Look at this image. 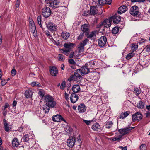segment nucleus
<instances>
[{
  "mask_svg": "<svg viewBox=\"0 0 150 150\" xmlns=\"http://www.w3.org/2000/svg\"><path fill=\"white\" fill-rule=\"evenodd\" d=\"M98 12V10L95 6H90L89 13L90 15L91 16H94L97 14Z\"/></svg>",
  "mask_w": 150,
  "mask_h": 150,
  "instance_id": "16",
  "label": "nucleus"
},
{
  "mask_svg": "<svg viewBox=\"0 0 150 150\" xmlns=\"http://www.w3.org/2000/svg\"><path fill=\"white\" fill-rule=\"evenodd\" d=\"M134 92L135 93H136V95L137 96L139 95L140 93L139 90L138 88H134Z\"/></svg>",
  "mask_w": 150,
  "mask_h": 150,
  "instance_id": "53",
  "label": "nucleus"
},
{
  "mask_svg": "<svg viewBox=\"0 0 150 150\" xmlns=\"http://www.w3.org/2000/svg\"><path fill=\"white\" fill-rule=\"evenodd\" d=\"M119 148L121 149L122 150H127V146L123 147L122 146H119Z\"/></svg>",
  "mask_w": 150,
  "mask_h": 150,
  "instance_id": "62",
  "label": "nucleus"
},
{
  "mask_svg": "<svg viewBox=\"0 0 150 150\" xmlns=\"http://www.w3.org/2000/svg\"><path fill=\"white\" fill-rule=\"evenodd\" d=\"M103 26L105 27L108 28L111 25V22L110 19H105L102 22Z\"/></svg>",
  "mask_w": 150,
  "mask_h": 150,
  "instance_id": "17",
  "label": "nucleus"
},
{
  "mask_svg": "<svg viewBox=\"0 0 150 150\" xmlns=\"http://www.w3.org/2000/svg\"><path fill=\"white\" fill-rule=\"evenodd\" d=\"M112 0H98V3L100 5H102L105 4L110 5Z\"/></svg>",
  "mask_w": 150,
  "mask_h": 150,
  "instance_id": "21",
  "label": "nucleus"
},
{
  "mask_svg": "<svg viewBox=\"0 0 150 150\" xmlns=\"http://www.w3.org/2000/svg\"><path fill=\"white\" fill-rule=\"evenodd\" d=\"M45 105L49 108H54L56 104V102L54 100V98L51 96L47 95L44 96Z\"/></svg>",
  "mask_w": 150,
  "mask_h": 150,
  "instance_id": "1",
  "label": "nucleus"
},
{
  "mask_svg": "<svg viewBox=\"0 0 150 150\" xmlns=\"http://www.w3.org/2000/svg\"><path fill=\"white\" fill-rule=\"evenodd\" d=\"M84 36V33H81L79 36L77 37V39L79 40H82Z\"/></svg>",
  "mask_w": 150,
  "mask_h": 150,
  "instance_id": "42",
  "label": "nucleus"
},
{
  "mask_svg": "<svg viewBox=\"0 0 150 150\" xmlns=\"http://www.w3.org/2000/svg\"><path fill=\"white\" fill-rule=\"evenodd\" d=\"M66 87V84L65 81L62 82L60 85V88L62 90H63Z\"/></svg>",
  "mask_w": 150,
  "mask_h": 150,
  "instance_id": "45",
  "label": "nucleus"
},
{
  "mask_svg": "<svg viewBox=\"0 0 150 150\" xmlns=\"http://www.w3.org/2000/svg\"><path fill=\"white\" fill-rule=\"evenodd\" d=\"M75 143V138L72 137H69L67 139V144L68 146L70 148H72L73 147Z\"/></svg>",
  "mask_w": 150,
  "mask_h": 150,
  "instance_id": "8",
  "label": "nucleus"
},
{
  "mask_svg": "<svg viewBox=\"0 0 150 150\" xmlns=\"http://www.w3.org/2000/svg\"><path fill=\"white\" fill-rule=\"evenodd\" d=\"M3 122L4 124V128L5 130L7 132L9 131L10 129V127L6 120L4 118Z\"/></svg>",
  "mask_w": 150,
  "mask_h": 150,
  "instance_id": "25",
  "label": "nucleus"
},
{
  "mask_svg": "<svg viewBox=\"0 0 150 150\" xmlns=\"http://www.w3.org/2000/svg\"><path fill=\"white\" fill-rule=\"evenodd\" d=\"M75 77L74 75H71L68 79V80L70 82L75 79Z\"/></svg>",
  "mask_w": 150,
  "mask_h": 150,
  "instance_id": "51",
  "label": "nucleus"
},
{
  "mask_svg": "<svg viewBox=\"0 0 150 150\" xmlns=\"http://www.w3.org/2000/svg\"><path fill=\"white\" fill-rule=\"evenodd\" d=\"M142 118V114L139 112H137L133 115L132 116V118L133 122L136 121H139Z\"/></svg>",
  "mask_w": 150,
  "mask_h": 150,
  "instance_id": "5",
  "label": "nucleus"
},
{
  "mask_svg": "<svg viewBox=\"0 0 150 150\" xmlns=\"http://www.w3.org/2000/svg\"><path fill=\"white\" fill-rule=\"evenodd\" d=\"M110 19L111 21H113V22L115 24L118 23L121 20L120 16L116 15L112 16Z\"/></svg>",
  "mask_w": 150,
  "mask_h": 150,
  "instance_id": "11",
  "label": "nucleus"
},
{
  "mask_svg": "<svg viewBox=\"0 0 150 150\" xmlns=\"http://www.w3.org/2000/svg\"><path fill=\"white\" fill-rule=\"evenodd\" d=\"M68 61L69 63L71 64L75 65L76 64V62L72 58L69 59Z\"/></svg>",
  "mask_w": 150,
  "mask_h": 150,
  "instance_id": "46",
  "label": "nucleus"
},
{
  "mask_svg": "<svg viewBox=\"0 0 150 150\" xmlns=\"http://www.w3.org/2000/svg\"><path fill=\"white\" fill-rule=\"evenodd\" d=\"M60 117H61V116L59 115H57L52 117V120L54 122H59L60 121Z\"/></svg>",
  "mask_w": 150,
  "mask_h": 150,
  "instance_id": "29",
  "label": "nucleus"
},
{
  "mask_svg": "<svg viewBox=\"0 0 150 150\" xmlns=\"http://www.w3.org/2000/svg\"><path fill=\"white\" fill-rule=\"evenodd\" d=\"M31 85L33 87L36 86L38 87H40L41 86L40 84L37 82H33L31 83Z\"/></svg>",
  "mask_w": 150,
  "mask_h": 150,
  "instance_id": "39",
  "label": "nucleus"
},
{
  "mask_svg": "<svg viewBox=\"0 0 150 150\" xmlns=\"http://www.w3.org/2000/svg\"><path fill=\"white\" fill-rule=\"evenodd\" d=\"M51 11L48 7H45L42 10V14L45 18L49 17L51 14Z\"/></svg>",
  "mask_w": 150,
  "mask_h": 150,
  "instance_id": "4",
  "label": "nucleus"
},
{
  "mask_svg": "<svg viewBox=\"0 0 150 150\" xmlns=\"http://www.w3.org/2000/svg\"><path fill=\"white\" fill-rule=\"evenodd\" d=\"M70 34L67 32H62L61 33L62 37L65 40L68 39L70 36Z\"/></svg>",
  "mask_w": 150,
  "mask_h": 150,
  "instance_id": "28",
  "label": "nucleus"
},
{
  "mask_svg": "<svg viewBox=\"0 0 150 150\" xmlns=\"http://www.w3.org/2000/svg\"><path fill=\"white\" fill-rule=\"evenodd\" d=\"M61 50L62 51V53H63L67 56H68V55L70 51V50L64 49H61Z\"/></svg>",
  "mask_w": 150,
  "mask_h": 150,
  "instance_id": "41",
  "label": "nucleus"
},
{
  "mask_svg": "<svg viewBox=\"0 0 150 150\" xmlns=\"http://www.w3.org/2000/svg\"><path fill=\"white\" fill-rule=\"evenodd\" d=\"M113 124V122L111 121H108L105 125V127L108 129L110 128Z\"/></svg>",
  "mask_w": 150,
  "mask_h": 150,
  "instance_id": "35",
  "label": "nucleus"
},
{
  "mask_svg": "<svg viewBox=\"0 0 150 150\" xmlns=\"http://www.w3.org/2000/svg\"><path fill=\"white\" fill-rule=\"evenodd\" d=\"M59 61H63V60H64V59H65L63 55L60 54H59Z\"/></svg>",
  "mask_w": 150,
  "mask_h": 150,
  "instance_id": "49",
  "label": "nucleus"
},
{
  "mask_svg": "<svg viewBox=\"0 0 150 150\" xmlns=\"http://www.w3.org/2000/svg\"><path fill=\"white\" fill-rule=\"evenodd\" d=\"M100 125L98 123H96L93 125L91 128L94 131H98L100 130Z\"/></svg>",
  "mask_w": 150,
  "mask_h": 150,
  "instance_id": "20",
  "label": "nucleus"
},
{
  "mask_svg": "<svg viewBox=\"0 0 150 150\" xmlns=\"http://www.w3.org/2000/svg\"><path fill=\"white\" fill-rule=\"evenodd\" d=\"M97 31H94L92 32L88 33V32L86 33V35L87 38L91 39H94L96 36V35L97 34Z\"/></svg>",
  "mask_w": 150,
  "mask_h": 150,
  "instance_id": "13",
  "label": "nucleus"
},
{
  "mask_svg": "<svg viewBox=\"0 0 150 150\" xmlns=\"http://www.w3.org/2000/svg\"><path fill=\"white\" fill-rule=\"evenodd\" d=\"M83 122L87 125H90V124L92 122H95L96 121V119L93 118L92 120H88L85 119H83Z\"/></svg>",
  "mask_w": 150,
  "mask_h": 150,
  "instance_id": "33",
  "label": "nucleus"
},
{
  "mask_svg": "<svg viewBox=\"0 0 150 150\" xmlns=\"http://www.w3.org/2000/svg\"><path fill=\"white\" fill-rule=\"evenodd\" d=\"M29 139L28 136V135H25L22 137L21 140L23 142H28Z\"/></svg>",
  "mask_w": 150,
  "mask_h": 150,
  "instance_id": "37",
  "label": "nucleus"
},
{
  "mask_svg": "<svg viewBox=\"0 0 150 150\" xmlns=\"http://www.w3.org/2000/svg\"><path fill=\"white\" fill-rule=\"evenodd\" d=\"M65 130L66 132H69L70 131V127L69 126H67V127H65Z\"/></svg>",
  "mask_w": 150,
  "mask_h": 150,
  "instance_id": "59",
  "label": "nucleus"
},
{
  "mask_svg": "<svg viewBox=\"0 0 150 150\" xmlns=\"http://www.w3.org/2000/svg\"><path fill=\"white\" fill-rule=\"evenodd\" d=\"M46 24L47 28L50 31H54L57 28V26L51 22L46 23Z\"/></svg>",
  "mask_w": 150,
  "mask_h": 150,
  "instance_id": "6",
  "label": "nucleus"
},
{
  "mask_svg": "<svg viewBox=\"0 0 150 150\" xmlns=\"http://www.w3.org/2000/svg\"><path fill=\"white\" fill-rule=\"evenodd\" d=\"M107 41V40L106 37L101 36L98 40L99 45L100 47L104 46L106 44Z\"/></svg>",
  "mask_w": 150,
  "mask_h": 150,
  "instance_id": "7",
  "label": "nucleus"
},
{
  "mask_svg": "<svg viewBox=\"0 0 150 150\" xmlns=\"http://www.w3.org/2000/svg\"><path fill=\"white\" fill-rule=\"evenodd\" d=\"M16 73V71L15 69H13L11 71V74L12 76H14Z\"/></svg>",
  "mask_w": 150,
  "mask_h": 150,
  "instance_id": "55",
  "label": "nucleus"
},
{
  "mask_svg": "<svg viewBox=\"0 0 150 150\" xmlns=\"http://www.w3.org/2000/svg\"><path fill=\"white\" fill-rule=\"evenodd\" d=\"M134 55V53L133 52L130 53L126 56V59L127 60H129Z\"/></svg>",
  "mask_w": 150,
  "mask_h": 150,
  "instance_id": "36",
  "label": "nucleus"
},
{
  "mask_svg": "<svg viewBox=\"0 0 150 150\" xmlns=\"http://www.w3.org/2000/svg\"><path fill=\"white\" fill-rule=\"evenodd\" d=\"M138 46L137 45L133 44L132 45L131 50L133 51H135L138 48Z\"/></svg>",
  "mask_w": 150,
  "mask_h": 150,
  "instance_id": "44",
  "label": "nucleus"
},
{
  "mask_svg": "<svg viewBox=\"0 0 150 150\" xmlns=\"http://www.w3.org/2000/svg\"><path fill=\"white\" fill-rule=\"evenodd\" d=\"M45 34L47 36L49 37V38H52V37L51 36L50 33L49 31H46L45 32Z\"/></svg>",
  "mask_w": 150,
  "mask_h": 150,
  "instance_id": "58",
  "label": "nucleus"
},
{
  "mask_svg": "<svg viewBox=\"0 0 150 150\" xmlns=\"http://www.w3.org/2000/svg\"><path fill=\"white\" fill-rule=\"evenodd\" d=\"M81 30L83 32V33L88 32L89 31V28L86 24L83 25L81 27Z\"/></svg>",
  "mask_w": 150,
  "mask_h": 150,
  "instance_id": "27",
  "label": "nucleus"
},
{
  "mask_svg": "<svg viewBox=\"0 0 150 150\" xmlns=\"http://www.w3.org/2000/svg\"><path fill=\"white\" fill-rule=\"evenodd\" d=\"M59 1L57 0H51L49 2L50 6L54 9L59 7Z\"/></svg>",
  "mask_w": 150,
  "mask_h": 150,
  "instance_id": "9",
  "label": "nucleus"
},
{
  "mask_svg": "<svg viewBox=\"0 0 150 150\" xmlns=\"http://www.w3.org/2000/svg\"><path fill=\"white\" fill-rule=\"evenodd\" d=\"M81 74L79 69H77L74 73V76L76 79L79 78V80L77 81V83H79L81 82Z\"/></svg>",
  "mask_w": 150,
  "mask_h": 150,
  "instance_id": "12",
  "label": "nucleus"
},
{
  "mask_svg": "<svg viewBox=\"0 0 150 150\" xmlns=\"http://www.w3.org/2000/svg\"><path fill=\"white\" fill-rule=\"evenodd\" d=\"M85 45L82 42H81L78 46V49L79 52H82L84 51V47Z\"/></svg>",
  "mask_w": 150,
  "mask_h": 150,
  "instance_id": "32",
  "label": "nucleus"
},
{
  "mask_svg": "<svg viewBox=\"0 0 150 150\" xmlns=\"http://www.w3.org/2000/svg\"><path fill=\"white\" fill-rule=\"evenodd\" d=\"M72 90L74 93H77L81 90L80 86L78 84L74 85L72 87Z\"/></svg>",
  "mask_w": 150,
  "mask_h": 150,
  "instance_id": "24",
  "label": "nucleus"
},
{
  "mask_svg": "<svg viewBox=\"0 0 150 150\" xmlns=\"http://www.w3.org/2000/svg\"><path fill=\"white\" fill-rule=\"evenodd\" d=\"M119 31V28L118 27H114L112 30V32L113 33L116 34Z\"/></svg>",
  "mask_w": 150,
  "mask_h": 150,
  "instance_id": "40",
  "label": "nucleus"
},
{
  "mask_svg": "<svg viewBox=\"0 0 150 150\" xmlns=\"http://www.w3.org/2000/svg\"><path fill=\"white\" fill-rule=\"evenodd\" d=\"M90 64V66L91 67H93L94 66L97 64V63L96 62H94L93 61H91L90 62H89ZM91 69H92V68H91Z\"/></svg>",
  "mask_w": 150,
  "mask_h": 150,
  "instance_id": "47",
  "label": "nucleus"
},
{
  "mask_svg": "<svg viewBox=\"0 0 150 150\" xmlns=\"http://www.w3.org/2000/svg\"><path fill=\"white\" fill-rule=\"evenodd\" d=\"M74 54V52H71L69 56L70 59H71L73 57Z\"/></svg>",
  "mask_w": 150,
  "mask_h": 150,
  "instance_id": "61",
  "label": "nucleus"
},
{
  "mask_svg": "<svg viewBox=\"0 0 150 150\" xmlns=\"http://www.w3.org/2000/svg\"><path fill=\"white\" fill-rule=\"evenodd\" d=\"M19 145V143L17 138H15L13 140L12 145L13 147H17Z\"/></svg>",
  "mask_w": 150,
  "mask_h": 150,
  "instance_id": "30",
  "label": "nucleus"
},
{
  "mask_svg": "<svg viewBox=\"0 0 150 150\" xmlns=\"http://www.w3.org/2000/svg\"><path fill=\"white\" fill-rule=\"evenodd\" d=\"M6 83L7 82H6L5 80H3L1 81V84L2 86H4L6 84Z\"/></svg>",
  "mask_w": 150,
  "mask_h": 150,
  "instance_id": "63",
  "label": "nucleus"
},
{
  "mask_svg": "<svg viewBox=\"0 0 150 150\" xmlns=\"http://www.w3.org/2000/svg\"><path fill=\"white\" fill-rule=\"evenodd\" d=\"M9 107V105L8 103L5 104L4 106L3 109L5 110L6 108H8Z\"/></svg>",
  "mask_w": 150,
  "mask_h": 150,
  "instance_id": "64",
  "label": "nucleus"
},
{
  "mask_svg": "<svg viewBox=\"0 0 150 150\" xmlns=\"http://www.w3.org/2000/svg\"><path fill=\"white\" fill-rule=\"evenodd\" d=\"M33 92L30 89H28L25 91L24 93L25 96L26 98H30L32 97Z\"/></svg>",
  "mask_w": 150,
  "mask_h": 150,
  "instance_id": "19",
  "label": "nucleus"
},
{
  "mask_svg": "<svg viewBox=\"0 0 150 150\" xmlns=\"http://www.w3.org/2000/svg\"><path fill=\"white\" fill-rule=\"evenodd\" d=\"M50 71L51 75L54 76H56L58 73L57 68L54 66L50 67Z\"/></svg>",
  "mask_w": 150,
  "mask_h": 150,
  "instance_id": "10",
  "label": "nucleus"
},
{
  "mask_svg": "<svg viewBox=\"0 0 150 150\" xmlns=\"http://www.w3.org/2000/svg\"><path fill=\"white\" fill-rule=\"evenodd\" d=\"M29 24L30 27L35 25L34 21L30 19L29 21Z\"/></svg>",
  "mask_w": 150,
  "mask_h": 150,
  "instance_id": "52",
  "label": "nucleus"
},
{
  "mask_svg": "<svg viewBox=\"0 0 150 150\" xmlns=\"http://www.w3.org/2000/svg\"><path fill=\"white\" fill-rule=\"evenodd\" d=\"M89 40L88 38H85L82 42L85 45H86L87 44V43L88 42Z\"/></svg>",
  "mask_w": 150,
  "mask_h": 150,
  "instance_id": "56",
  "label": "nucleus"
},
{
  "mask_svg": "<svg viewBox=\"0 0 150 150\" xmlns=\"http://www.w3.org/2000/svg\"><path fill=\"white\" fill-rule=\"evenodd\" d=\"M146 51L147 52H150V46L147 45L145 48Z\"/></svg>",
  "mask_w": 150,
  "mask_h": 150,
  "instance_id": "57",
  "label": "nucleus"
},
{
  "mask_svg": "<svg viewBox=\"0 0 150 150\" xmlns=\"http://www.w3.org/2000/svg\"><path fill=\"white\" fill-rule=\"evenodd\" d=\"M78 110L80 113H83L86 110L85 106L84 104H81L78 106Z\"/></svg>",
  "mask_w": 150,
  "mask_h": 150,
  "instance_id": "23",
  "label": "nucleus"
},
{
  "mask_svg": "<svg viewBox=\"0 0 150 150\" xmlns=\"http://www.w3.org/2000/svg\"><path fill=\"white\" fill-rule=\"evenodd\" d=\"M38 94L40 97H43L44 95V92L43 90L42 89H40L38 92Z\"/></svg>",
  "mask_w": 150,
  "mask_h": 150,
  "instance_id": "43",
  "label": "nucleus"
},
{
  "mask_svg": "<svg viewBox=\"0 0 150 150\" xmlns=\"http://www.w3.org/2000/svg\"><path fill=\"white\" fill-rule=\"evenodd\" d=\"M127 8L125 5H122L120 6L118 8V13L121 14L126 11Z\"/></svg>",
  "mask_w": 150,
  "mask_h": 150,
  "instance_id": "18",
  "label": "nucleus"
},
{
  "mask_svg": "<svg viewBox=\"0 0 150 150\" xmlns=\"http://www.w3.org/2000/svg\"><path fill=\"white\" fill-rule=\"evenodd\" d=\"M37 19L38 24L40 25V27L43 29L42 26L41 24V15L37 17Z\"/></svg>",
  "mask_w": 150,
  "mask_h": 150,
  "instance_id": "38",
  "label": "nucleus"
},
{
  "mask_svg": "<svg viewBox=\"0 0 150 150\" xmlns=\"http://www.w3.org/2000/svg\"><path fill=\"white\" fill-rule=\"evenodd\" d=\"M137 106L139 108L142 109L144 107V104L143 102L140 101L137 104Z\"/></svg>",
  "mask_w": 150,
  "mask_h": 150,
  "instance_id": "34",
  "label": "nucleus"
},
{
  "mask_svg": "<svg viewBox=\"0 0 150 150\" xmlns=\"http://www.w3.org/2000/svg\"><path fill=\"white\" fill-rule=\"evenodd\" d=\"M81 71V75L82 76L84 74H86L89 72V69L86 66H83L80 69H79Z\"/></svg>",
  "mask_w": 150,
  "mask_h": 150,
  "instance_id": "15",
  "label": "nucleus"
},
{
  "mask_svg": "<svg viewBox=\"0 0 150 150\" xmlns=\"http://www.w3.org/2000/svg\"><path fill=\"white\" fill-rule=\"evenodd\" d=\"M140 149L141 150H146V146L145 144H143L140 146Z\"/></svg>",
  "mask_w": 150,
  "mask_h": 150,
  "instance_id": "48",
  "label": "nucleus"
},
{
  "mask_svg": "<svg viewBox=\"0 0 150 150\" xmlns=\"http://www.w3.org/2000/svg\"><path fill=\"white\" fill-rule=\"evenodd\" d=\"M130 114L129 111H126L123 113H122L120 115V119H124L127 116Z\"/></svg>",
  "mask_w": 150,
  "mask_h": 150,
  "instance_id": "31",
  "label": "nucleus"
},
{
  "mask_svg": "<svg viewBox=\"0 0 150 150\" xmlns=\"http://www.w3.org/2000/svg\"><path fill=\"white\" fill-rule=\"evenodd\" d=\"M75 45L74 44L70 42L65 43L64 45V47L65 48L70 50L73 48Z\"/></svg>",
  "mask_w": 150,
  "mask_h": 150,
  "instance_id": "22",
  "label": "nucleus"
},
{
  "mask_svg": "<svg viewBox=\"0 0 150 150\" xmlns=\"http://www.w3.org/2000/svg\"><path fill=\"white\" fill-rule=\"evenodd\" d=\"M122 136L121 135H119L116 137H114L111 138V140L113 141H117L119 142L120 140H122Z\"/></svg>",
  "mask_w": 150,
  "mask_h": 150,
  "instance_id": "26",
  "label": "nucleus"
},
{
  "mask_svg": "<svg viewBox=\"0 0 150 150\" xmlns=\"http://www.w3.org/2000/svg\"><path fill=\"white\" fill-rule=\"evenodd\" d=\"M134 127H128L119 129L118 132L122 136L129 133L131 130L134 128Z\"/></svg>",
  "mask_w": 150,
  "mask_h": 150,
  "instance_id": "3",
  "label": "nucleus"
},
{
  "mask_svg": "<svg viewBox=\"0 0 150 150\" xmlns=\"http://www.w3.org/2000/svg\"><path fill=\"white\" fill-rule=\"evenodd\" d=\"M130 13L136 17H141V13L139 12L138 7L135 5L132 6L130 8Z\"/></svg>",
  "mask_w": 150,
  "mask_h": 150,
  "instance_id": "2",
  "label": "nucleus"
},
{
  "mask_svg": "<svg viewBox=\"0 0 150 150\" xmlns=\"http://www.w3.org/2000/svg\"><path fill=\"white\" fill-rule=\"evenodd\" d=\"M79 97L75 93L71 94L70 97V100L71 103H75L78 100Z\"/></svg>",
  "mask_w": 150,
  "mask_h": 150,
  "instance_id": "14",
  "label": "nucleus"
},
{
  "mask_svg": "<svg viewBox=\"0 0 150 150\" xmlns=\"http://www.w3.org/2000/svg\"><path fill=\"white\" fill-rule=\"evenodd\" d=\"M64 97L66 100L68 101L69 100V96L68 94L65 92L64 93Z\"/></svg>",
  "mask_w": 150,
  "mask_h": 150,
  "instance_id": "54",
  "label": "nucleus"
},
{
  "mask_svg": "<svg viewBox=\"0 0 150 150\" xmlns=\"http://www.w3.org/2000/svg\"><path fill=\"white\" fill-rule=\"evenodd\" d=\"M30 30L31 32L35 31L36 30H36V27L35 26V25H34L33 26H32L31 27H30Z\"/></svg>",
  "mask_w": 150,
  "mask_h": 150,
  "instance_id": "50",
  "label": "nucleus"
},
{
  "mask_svg": "<svg viewBox=\"0 0 150 150\" xmlns=\"http://www.w3.org/2000/svg\"><path fill=\"white\" fill-rule=\"evenodd\" d=\"M54 44L57 46H59L60 45V42L58 41H56L55 40H54L53 41Z\"/></svg>",
  "mask_w": 150,
  "mask_h": 150,
  "instance_id": "60",
  "label": "nucleus"
}]
</instances>
